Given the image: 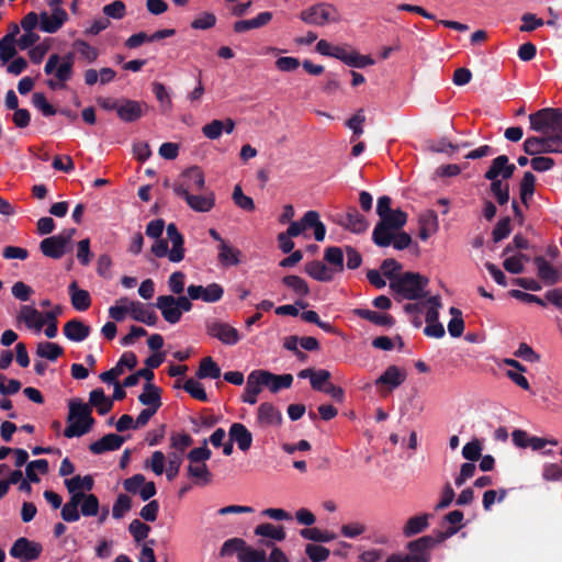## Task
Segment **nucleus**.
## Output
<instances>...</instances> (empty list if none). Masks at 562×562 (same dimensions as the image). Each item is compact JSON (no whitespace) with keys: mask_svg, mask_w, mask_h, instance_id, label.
<instances>
[{"mask_svg":"<svg viewBox=\"0 0 562 562\" xmlns=\"http://www.w3.org/2000/svg\"><path fill=\"white\" fill-rule=\"evenodd\" d=\"M131 497L127 494H119L112 507V516L115 519H121L127 512L131 510Z\"/></svg>","mask_w":562,"mask_h":562,"instance_id":"obj_48","label":"nucleus"},{"mask_svg":"<svg viewBox=\"0 0 562 562\" xmlns=\"http://www.w3.org/2000/svg\"><path fill=\"white\" fill-rule=\"evenodd\" d=\"M224 127L225 125L221 120H213L202 127V133L206 138L215 140L222 136Z\"/></svg>","mask_w":562,"mask_h":562,"instance_id":"obj_59","label":"nucleus"},{"mask_svg":"<svg viewBox=\"0 0 562 562\" xmlns=\"http://www.w3.org/2000/svg\"><path fill=\"white\" fill-rule=\"evenodd\" d=\"M535 265L538 269V276L548 284H555L562 278V272L550 265L544 258L536 257Z\"/></svg>","mask_w":562,"mask_h":562,"instance_id":"obj_30","label":"nucleus"},{"mask_svg":"<svg viewBox=\"0 0 562 562\" xmlns=\"http://www.w3.org/2000/svg\"><path fill=\"white\" fill-rule=\"evenodd\" d=\"M76 257L82 266H89L92 259V252L90 250V239L85 238L77 244Z\"/></svg>","mask_w":562,"mask_h":562,"instance_id":"obj_63","label":"nucleus"},{"mask_svg":"<svg viewBox=\"0 0 562 562\" xmlns=\"http://www.w3.org/2000/svg\"><path fill=\"white\" fill-rule=\"evenodd\" d=\"M527 260L528 258L525 255L519 254L506 258L503 262V266L506 271L517 274L524 271V261Z\"/></svg>","mask_w":562,"mask_h":562,"instance_id":"obj_60","label":"nucleus"},{"mask_svg":"<svg viewBox=\"0 0 562 562\" xmlns=\"http://www.w3.org/2000/svg\"><path fill=\"white\" fill-rule=\"evenodd\" d=\"M40 471L42 474L48 472V461L46 459H37L26 464L25 475L26 479L32 483H38L40 476L36 474Z\"/></svg>","mask_w":562,"mask_h":562,"instance_id":"obj_42","label":"nucleus"},{"mask_svg":"<svg viewBox=\"0 0 562 562\" xmlns=\"http://www.w3.org/2000/svg\"><path fill=\"white\" fill-rule=\"evenodd\" d=\"M182 461V454L178 452H170L168 454V467L166 469V476L168 481H173L177 477Z\"/></svg>","mask_w":562,"mask_h":562,"instance_id":"obj_55","label":"nucleus"},{"mask_svg":"<svg viewBox=\"0 0 562 562\" xmlns=\"http://www.w3.org/2000/svg\"><path fill=\"white\" fill-rule=\"evenodd\" d=\"M186 392H188L193 398L195 400H199L201 402H207L209 401V397H207V394L203 387V385L193 380V379H188L183 386Z\"/></svg>","mask_w":562,"mask_h":562,"instance_id":"obj_52","label":"nucleus"},{"mask_svg":"<svg viewBox=\"0 0 562 562\" xmlns=\"http://www.w3.org/2000/svg\"><path fill=\"white\" fill-rule=\"evenodd\" d=\"M64 334L69 340L82 341L89 336L90 327L76 318H72L65 324Z\"/></svg>","mask_w":562,"mask_h":562,"instance_id":"obj_31","label":"nucleus"},{"mask_svg":"<svg viewBox=\"0 0 562 562\" xmlns=\"http://www.w3.org/2000/svg\"><path fill=\"white\" fill-rule=\"evenodd\" d=\"M15 45L16 42L12 41V36H3L0 40V60L2 63H8L15 56Z\"/></svg>","mask_w":562,"mask_h":562,"instance_id":"obj_54","label":"nucleus"},{"mask_svg":"<svg viewBox=\"0 0 562 562\" xmlns=\"http://www.w3.org/2000/svg\"><path fill=\"white\" fill-rule=\"evenodd\" d=\"M429 514H422L411 517L403 528L404 536L408 538L426 530L429 526Z\"/></svg>","mask_w":562,"mask_h":562,"instance_id":"obj_35","label":"nucleus"},{"mask_svg":"<svg viewBox=\"0 0 562 562\" xmlns=\"http://www.w3.org/2000/svg\"><path fill=\"white\" fill-rule=\"evenodd\" d=\"M228 437L231 441H234L237 443L238 448L241 451H247L252 443V435L247 429V427L244 424L240 423H234L232 424Z\"/></svg>","mask_w":562,"mask_h":562,"instance_id":"obj_26","label":"nucleus"},{"mask_svg":"<svg viewBox=\"0 0 562 562\" xmlns=\"http://www.w3.org/2000/svg\"><path fill=\"white\" fill-rule=\"evenodd\" d=\"M419 237L423 240L435 235L439 229V221L435 211L425 210L418 216Z\"/></svg>","mask_w":562,"mask_h":562,"instance_id":"obj_22","label":"nucleus"},{"mask_svg":"<svg viewBox=\"0 0 562 562\" xmlns=\"http://www.w3.org/2000/svg\"><path fill=\"white\" fill-rule=\"evenodd\" d=\"M110 316H144L143 305L130 299H120L110 307Z\"/></svg>","mask_w":562,"mask_h":562,"instance_id":"obj_23","label":"nucleus"},{"mask_svg":"<svg viewBox=\"0 0 562 562\" xmlns=\"http://www.w3.org/2000/svg\"><path fill=\"white\" fill-rule=\"evenodd\" d=\"M188 476L198 480L206 485L212 481V473L210 472L206 463H193L188 465Z\"/></svg>","mask_w":562,"mask_h":562,"instance_id":"obj_44","label":"nucleus"},{"mask_svg":"<svg viewBox=\"0 0 562 562\" xmlns=\"http://www.w3.org/2000/svg\"><path fill=\"white\" fill-rule=\"evenodd\" d=\"M305 552L312 562H323L327 560L330 554L327 548L318 544H307Z\"/></svg>","mask_w":562,"mask_h":562,"instance_id":"obj_64","label":"nucleus"},{"mask_svg":"<svg viewBox=\"0 0 562 562\" xmlns=\"http://www.w3.org/2000/svg\"><path fill=\"white\" fill-rule=\"evenodd\" d=\"M346 227L353 233H362L368 228V222L356 209H351L346 214Z\"/></svg>","mask_w":562,"mask_h":562,"instance_id":"obj_39","label":"nucleus"},{"mask_svg":"<svg viewBox=\"0 0 562 562\" xmlns=\"http://www.w3.org/2000/svg\"><path fill=\"white\" fill-rule=\"evenodd\" d=\"M199 379H218L221 376V368L212 359V357H205L201 360L199 369L195 373Z\"/></svg>","mask_w":562,"mask_h":562,"instance_id":"obj_37","label":"nucleus"},{"mask_svg":"<svg viewBox=\"0 0 562 562\" xmlns=\"http://www.w3.org/2000/svg\"><path fill=\"white\" fill-rule=\"evenodd\" d=\"M89 405L95 407L100 415H106L113 407V400L106 397L104 391L99 387L90 392Z\"/></svg>","mask_w":562,"mask_h":562,"instance_id":"obj_33","label":"nucleus"},{"mask_svg":"<svg viewBox=\"0 0 562 562\" xmlns=\"http://www.w3.org/2000/svg\"><path fill=\"white\" fill-rule=\"evenodd\" d=\"M168 241L162 238H156L151 246V252L158 257H168L171 262H180L184 258V239L173 223H170L166 229Z\"/></svg>","mask_w":562,"mask_h":562,"instance_id":"obj_6","label":"nucleus"},{"mask_svg":"<svg viewBox=\"0 0 562 562\" xmlns=\"http://www.w3.org/2000/svg\"><path fill=\"white\" fill-rule=\"evenodd\" d=\"M68 408V426L64 430V436L74 438L88 434L95 424L91 406L80 398H74L69 401Z\"/></svg>","mask_w":562,"mask_h":562,"instance_id":"obj_4","label":"nucleus"},{"mask_svg":"<svg viewBox=\"0 0 562 562\" xmlns=\"http://www.w3.org/2000/svg\"><path fill=\"white\" fill-rule=\"evenodd\" d=\"M216 23V16L211 12L200 13L192 22L191 27L194 30H209Z\"/></svg>","mask_w":562,"mask_h":562,"instance_id":"obj_61","label":"nucleus"},{"mask_svg":"<svg viewBox=\"0 0 562 562\" xmlns=\"http://www.w3.org/2000/svg\"><path fill=\"white\" fill-rule=\"evenodd\" d=\"M128 531L134 538V541L139 543L148 537L150 527L139 519H133L128 525Z\"/></svg>","mask_w":562,"mask_h":562,"instance_id":"obj_50","label":"nucleus"},{"mask_svg":"<svg viewBox=\"0 0 562 562\" xmlns=\"http://www.w3.org/2000/svg\"><path fill=\"white\" fill-rule=\"evenodd\" d=\"M302 538L312 540L315 542H329L336 538L334 533L323 531L316 527L304 528L300 531Z\"/></svg>","mask_w":562,"mask_h":562,"instance_id":"obj_47","label":"nucleus"},{"mask_svg":"<svg viewBox=\"0 0 562 562\" xmlns=\"http://www.w3.org/2000/svg\"><path fill=\"white\" fill-rule=\"evenodd\" d=\"M74 47L79 56L89 64L94 63L100 55L98 48L82 40L76 41Z\"/></svg>","mask_w":562,"mask_h":562,"instance_id":"obj_45","label":"nucleus"},{"mask_svg":"<svg viewBox=\"0 0 562 562\" xmlns=\"http://www.w3.org/2000/svg\"><path fill=\"white\" fill-rule=\"evenodd\" d=\"M124 443V437L116 434H108L103 436L101 439L92 442L89 446V450L93 454H101L106 451H114L122 447Z\"/></svg>","mask_w":562,"mask_h":562,"instance_id":"obj_24","label":"nucleus"},{"mask_svg":"<svg viewBox=\"0 0 562 562\" xmlns=\"http://www.w3.org/2000/svg\"><path fill=\"white\" fill-rule=\"evenodd\" d=\"M233 201L238 207L245 211L251 212L255 210L254 200L250 196L244 194L240 186H235L233 191Z\"/></svg>","mask_w":562,"mask_h":562,"instance_id":"obj_57","label":"nucleus"},{"mask_svg":"<svg viewBox=\"0 0 562 562\" xmlns=\"http://www.w3.org/2000/svg\"><path fill=\"white\" fill-rule=\"evenodd\" d=\"M102 11L106 19L111 18V19L120 20V19H123L126 14V7L123 1L115 0V1L104 5Z\"/></svg>","mask_w":562,"mask_h":562,"instance_id":"obj_56","label":"nucleus"},{"mask_svg":"<svg viewBox=\"0 0 562 562\" xmlns=\"http://www.w3.org/2000/svg\"><path fill=\"white\" fill-rule=\"evenodd\" d=\"M482 443L479 439H473L472 441L465 443L462 448V457L470 462H475L480 460L482 454Z\"/></svg>","mask_w":562,"mask_h":562,"instance_id":"obj_53","label":"nucleus"},{"mask_svg":"<svg viewBox=\"0 0 562 562\" xmlns=\"http://www.w3.org/2000/svg\"><path fill=\"white\" fill-rule=\"evenodd\" d=\"M42 551L43 546L40 542L21 537L13 542L9 553L21 562H32L40 558Z\"/></svg>","mask_w":562,"mask_h":562,"instance_id":"obj_12","label":"nucleus"},{"mask_svg":"<svg viewBox=\"0 0 562 562\" xmlns=\"http://www.w3.org/2000/svg\"><path fill=\"white\" fill-rule=\"evenodd\" d=\"M255 535L267 537L277 541H282L285 539V531L282 526L274 527L272 524L266 522L258 525L255 528Z\"/></svg>","mask_w":562,"mask_h":562,"instance_id":"obj_40","label":"nucleus"},{"mask_svg":"<svg viewBox=\"0 0 562 562\" xmlns=\"http://www.w3.org/2000/svg\"><path fill=\"white\" fill-rule=\"evenodd\" d=\"M188 206L201 213L210 212L215 205V194L212 191H207L203 194H195V192L182 196Z\"/></svg>","mask_w":562,"mask_h":562,"instance_id":"obj_20","label":"nucleus"},{"mask_svg":"<svg viewBox=\"0 0 562 562\" xmlns=\"http://www.w3.org/2000/svg\"><path fill=\"white\" fill-rule=\"evenodd\" d=\"M46 85L52 90H63L74 76V57L71 54L61 56L52 54L45 66Z\"/></svg>","mask_w":562,"mask_h":562,"instance_id":"obj_5","label":"nucleus"},{"mask_svg":"<svg viewBox=\"0 0 562 562\" xmlns=\"http://www.w3.org/2000/svg\"><path fill=\"white\" fill-rule=\"evenodd\" d=\"M434 548L431 536H423L407 544L409 553L406 554L411 562H429L430 551Z\"/></svg>","mask_w":562,"mask_h":562,"instance_id":"obj_15","label":"nucleus"},{"mask_svg":"<svg viewBox=\"0 0 562 562\" xmlns=\"http://www.w3.org/2000/svg\"><path fill=\"white\" fill-rule=\"evenodd\" d=\"M166 456L164 452L154 451L151 458L146 461V468H149L156 475H161L165 471Z\"/></svg>","mask_w":562,"mask_h":562,"instance_id":"obj_62","label":"nucleus"},{"mask_svg":"<svg viewBox=\"0 0 562 562\" xmlns=\"http://www.w3.org/2000/svg\"><path fill=\"white\" fill-rule=\"evenodd\" d=\"M64 353V349L55 342H40L37 345L36 355L50 361L57 360Z\"/></svg>","mask_w":562,"mask_h":562,"instance_id":"obj_43","label":"nucleus"},{"mask_svg":"<svg viewBox=\"0 0 562 562\" xmlns=\"http://www.w3.org/2000/svg\"><path fill=\"white\" fill-rule=\"evenodd\" d=\"M240 256L241 252L227 241L221 240V244H218V260L223 266H237L240 262Z\"/></svg>","mask_w":562,"mask_h":562,"instance_id":"obj_32","label":"nucleus"},{"mask_svg":"<svg viewBox=\"0 0 562 562\" xmlns=\"http://www.w3.org/2000/svg\"><path fill=\"white\" fill-rule=\"evenodd\" d=\"M223 289L216 284L212 283L207 286L202 285H190L188 288V295L191 300H202L204 302H215L222 297Z\"/></svg>","mask_w":562,"mask_h":562,"instance_id":"obj_19","label":"nucleus"},{"mask_svg":"<svg viewBox=\"0 0 562 562\" xmlns=\"http://www.w3.org/2000/svg\"><path fill=\"white\" fill-rule=\"evenodd\" d=\"M207 442V439H203L201 447L193 448L189 451L187 454V459L190 462L189 464L205 463V461L211 458L212 451L209 449Z\"/></svg>","mask_w":562,"mask_h":562,"instance_id":"obj_46","label":"nucleus"},{"mask_svg":"<svg viewBox=\"0 0 562 562\" xmlns=\"http://www.w3.org/2000/svg\"><path fill=\"white\" fill-rule=\"evenodd\" d=\"M69 291L71 295L72 305L77 311L83 312L89 307L90 295L87 291L78 289L76 283L70 284Z\"/></svg>","mask_w":562,"mask_h":562,"instance_id":"obj_41","label":"nucleus"},{"mask_svg":"<svg viewBox=\"0 0 562 562\" xmlns=\"http://www.w3.org/2000/svg\"><path fill=\"white\" fill-rule=\"evenodd\" d=\"M138 401L148 406V408H155L158 411L161 406L160 389L151 383L144 385V392L138 396Z\"/></svg>","mask_w":562,"mask_h":562,"instance_id":"obj_34","label":"nucleus"},{"mask_svg":"<svg viewBox=\"0 0 562 562\" xmlns=\"http://www.w3.org/2000/svg\"><path fill=\"white\" fill-rule=\"evenodd\" d=\"M515 169V165L509 164L508 157L501 155L492 160L491 167L485 173V178L491 181L499 180V177L508 179L514 175Z\"/></svg>","mask_w":562,"mask_h":562,"instance_id":"obj_18","label":"nucleus"},{"mask_svg":"<svg viewBox=\"0 0 562 562\" xmlns=\"http://www.w3.org/2000/svg\"><path fill=\"white\" fill-rule=\"evenodd\" d=\"M75 228L64 229L61 233L44 238L40 244V249L44 256L52 259H59L70 249Z\"/></svg>","mask_w":562,"mask_h":562,"instance_id":"obj_9","label":"nucleus"},{"mask_svg":"<svg viewBox=\"0 0 562 562\" xmlns=\"http://www.w3.org/2000/svg\"><path fill=\"white\" fill-rule=\"evenodd\" d=\"M258 422L265 426H279L282 423V414L271 403H261L258 407Z\"/></svg>","mask_w":562,"mask_h":562,"instance_id":"obj_27","label":"nucleus"},{"mask_svg":"<svg viewBox=\"0 0 562 562\" xmlns=\"http://www.w3.org/2000/svg\"><path fill=\"white\" fill-rule=\"evenodd\" d=\"M429 280L419 273L406 272L390 283L391 289L401 297L420 300L416 303L418 313L425 316H438L440 303L437 296H427Z\"/></svg>","mask_w":562,"mask_h":562,"instance_id":"obj_3","label":"nucleus"},{"mask_svg":"<svg viewBox=\"0 0 562 562\" xmlns=\"http://www.w3.org/2000/svg\"><path fill=\"white\" fill-rule=\"evenodd\" d=\"M407 222V214L401 210L385 214L375 225L372 239L380 247L391 245L393 233L400 231Z\"/></svg>","mask_w":562,"mask_h":562,"instance_id":"obj_7","label":"nucleus"},{"mask_svg":"<svg viewBox=\"0 0 562 562\" xmlns=\"http://www.w3.org/2000/svg\"><path fill=\"white\" fill-rule=\"evenodd\" d=\"M193 439L188 434L173 432L170 437V447L175 449V452L182 454L187 448L192 446Z\"/></svg>","mask_w":562,"mask_h":562,"instance_id":"obj_51","label":"nucleus"},{"mask_svg":"<svg viewBox=\"0 0 562 562\" xmlns=\"http://www.w3.org/2000/svg\"><path fill=\"white\" fill-rule=\"evenodd\" d=\"M205 186V179L199 167H191L184 170L172 186L177 196L182 198L187 194L199 192Z\"/></svg>","mask_w":562,"mask_h":562,"instance_id":"obj_10","label":"nucleus"},{"mask_svg":"<svg viewBox=\"0 0 562 562\" xmlns=\"http://www.w3.org/2000/svg\"><path fill=\"white\" fill-rule=\"evenodd\" d=\"M263 386H267L270 392L278 393L282 389H289L293 383V376L290 373L277 375L266 370H261L259 374Z\"/></svg>","mask_w":562,"mask_h":562,"instance_id":"obj_21","label":"nucleus"},{"mask_svg":"<svg viewBox=\"0 0 562 562\" xmlns=\"http://www.w3.org/2000/svg\"><path fill=\"white\" fill-rule=\"evenodd\" d=\"M147 111L145 102L122 99L119 101L117 116L123 122H135L139 120Z\"/></svg>","mask_w":562,"mask_h":562,"instance_id":"obj_17","label":"nucleus"},{"mask_svg":"<svg viewBox=\"0 0 562 562\" xmlns=\"http://www.w3.org/2000/svg\"><path fill=\"white\" fill-rule=\"evenodd\" d=\"M307 228L314 229L315 239L322 241L325 238L326 228L319 221V215L315 211H308L296 222H291L286 233L292 237H296L304 233Z\"/></svg>","mask_w":562,"mask_h":562,"instance_id":"obj_11","label":"nucleus"},{"mask_svg":"<svg viewBox=\"0 0 562 562\" xmlns=\"http://www.w3.org/2000/svg\"><path fill=\"white\" fill-rule=\"evenodd\" d=\"M65 485L70 494L69 499L63 505L60 517L66 522H75L83 517H93L99 514V498L90 492L94 486L91 475H76L65 480Z\"/></svg>","mask_w":562,"mask_h":562,"instance_id":"obj_2","label":"nucleus"},{"mask_svg":"<svg viewBox=\"0 0 562 562\" xmlns=\"http://www.w3.org/2000/svg\"><path fill=\"white\" fill-rule=\"evenodd\" d=\"M206 333L228 346L236 345L240 339L239 333L235 327L221 321L206 323Z\"/></svg>","mask_w":562,"mask_h":562,"instance_id":"obj_14","label":"nucleus"},{"mask_svg":"<svg viewBox=\"0 0 562 562\" xmlns=\"http://www.w3.org/2000/svg\"><path fill=\"white\" fill-rule=\"evenodd\" d=\"M69 20L66 10L42 11L41 31L48 34L57 33Z\"/></svg>","mask_w":562,"mask_h":562,"instance_id":"obj_16","label":"nucleus"},{"mask_svg":"<svg viewBox=\"0 0 562 562\" xmlns=\"http://www.w3.org/2000/svg\"><path fill=\"white\" fill-rule=\"evenodd\" d=\"M151 87H153V92H154L157 101L159 102L160 111L165 114L171 112L172 100H171L170 93L167 90V88L165 87V85H162L161 82L155 81V82H153Z\"/></svg>","mask_w":562,"mask_h":562,"instance_id":"obj_38","label":"nucleus"},{"mask_svg":"<svg viewBox=\"0 0 562 562\" xmlns=\"http://www.w3.org/2000/svg\"><path fill=\"white\" fill-rule=\"evenodd\" d=\"M239 562H266L267 555L263 550H256L246 544V548L238 554Z\"/></svg>","mask_w":562,"mask_h":562,"instance_id":"obj_58","label":"nucleus"},{"mask_svg":"<svg viewBox=\"0 0 562 562\" xmlns=\"http://www.w3.org/2000/svg\"><path fill=\"white\" fill-rule=\"evenodd\" d=\"M261 370H254L249 373L243 395V401L245 403L251 405L257 403V396L261 392V386L263 385V382H261V378L259 376Z\"/></svg>","mask_w":562,"mask_h":562,"instance_id":"obj_28","label":"nucleus"},{"mask_svg":"<svg viewBox=\"0 0 562 562\" xmlns=\"http://www.w3.org/2000/svg\"><path fill=\"white\" fill-rule=\"evenodd\" d=\"M246 548V542L241 538H231L226 540L221 550L220 555L222 558L232 557L234 553H240Z\"/></svg>","mask_w":562,"mask_h":562,"instance_id":"obj_49","label":"nucleus"},{"mask_svg":"<svg viewBox=\"0 0 562 562\" xmlns=\"http://www.w3.org/2000/svg\"><path fill=\"white\" fill-rule=\"evenodd\" d=\"M536 190V177L532 172L526 171L519 182V196L521 202L528 206Z\"/></svg>","mask_w":562,"mask_h":562,"instance_id":"obj_36","label":"nucleus"},{"mask_svg":"<svg viewBox=\"0 0 562 562\" xmlns=\"http://www.w3.org/2000/svg\"><path fill=\"white\" fill-rule=\"evenodd\" d=\"M530 130L539 136L527 137L524 150L527 155L562 154V111L544 108L529 115Z\"/></svg>","mask_w":562,"mask_h":562,"instance_id":"obj_1","label":"nucleus"},{"mask_svg":"<svg viewBox=\"0 0 562 562\" xmlns=\"http://www.w3.org/2000/svg\"><path fill=\"white\" fill-rule=\"evenodd\" d=\"M191 301L188 296L161 295L157 297V307L164 316H180L191 310Z\"/></svg>","mask_w":562,"mask_h":562,"instance_id":"obj_13","label":"nucleus"},{"mask_svg":"<svg viewBox=\"0 0 562 562\" xmlns=\"http://www.w3.org/2000/svg\"><path fill=\"white\" fill-rule=\"evenodd\" d=\"M273 15L271 12H260L258 15H256L252 19L249 20H239L234 23L233 29L236 33H245L254 29H260L265 25H267L271 20Z\"/></svg>","mask_w":562,"mask_h":562,"instance_id":"obj_29","label":"nucleus"},{"mask_svg":"<svg viewBox=\"0 0 562 562\" xmlns=\"http://www.w3.org/2000/svg\"><path fill=\"white\" fill-rule=\"evenodd\" d=\"M406 380V372L403 369H400L396 366H390L386 370L379 376L375 381V384L386 385L390 391L398 387Z\"/></svg>","mask_w":562,"mask_h":562,"instance_id":"obj_25","label":"nucleus"},{"mask_svg":"<svg viewBox=\"0 0 562 562\" xmlns=\"http://www.w3.org/2000/svg\"><path fill=\"white\" fill-rule=\"evenodd\" d=\"M303 22L311 25L324 26L329 23H338L341 16L338 10L327 3L314 4L300 13Z\"/></svg>","mask_w":562,"mask_h":562,"instance_id":"obj_8","label":"nucleus"}]
</instances>
